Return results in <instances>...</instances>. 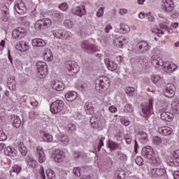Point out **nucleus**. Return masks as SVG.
Instances as JSON below:
<instances>
[{
  "label": "nucleus",
  "instance_id": "nucleus-1",
  "mask_svg": "<svg viewBox=\"0 0 179 179\" xmlns=\"http://www.w3.org/2000/svg\"><path fill=\"white\" fill-rule=\"evenodd\" d=\"M110 87V80L106 76H100L96 80L95 89L96 90H107Z\"/></svg>",
  "mask_w": 179,
  "mask_h": 179
},
{
  "label": "nucleus",
  "instance_id": "nucleus-2",
  "mask_svg": "<svg viewBox=\"0 0 179 179\" xmlns=\"http://www.w3.org/2000/svg\"><path fill=\"white\" fill-rule=\"evenodd\" d=\"M48 66L44 62H38L36 63V71H38V77L40 79H44L48 73Z\"/></svg>",
  "mask_w": 179,
  "mask_h": 179
},
{
  "label": "nucleus",
  "instance_id": "nucleus-3",
  "mask_svg": "<svg viewBox=\"0 0 179 179\" xmlns=\"http://www.w3.org/2000/svg\"><path fill=\"white\" fill-rule=\"evenodd\" d=\"M66 67L68 69V74L70 76L76 75L80 69V67L78 65L75 61H69L66 62Z\"/></svg>",
  "mask_w": 179,
  "mask_h": 179
},
{
  "label": "nucleus",
  "instance_id": "nucleus-4",
  "mask_svg": "<svg viewBox=\"0 0 179 179\" xmlns=\"http://www.w3.org/2000/svg\"><path fill=\"white\" fill-rule=\"evenodd\" d=\"M65 103L64 101L57 99L50 104V111L52 114H58L64 110Z\"/></svg>",
  "mask_w": 179,
  "mask_h": 179
},
{
  "label": "nucleus",
  "instance_id": "nucleus-5",
  "mask_svg": "<svg viewBox=\"0 0 179 179\" xmlns=\"http://www.w3.org/2000/svg\"><path fill=\"white\" fill-rule=\"evenodd\" d=\"M52 33L56 38H59L60 40H70L71 37H72V33L62 29L54 30Z\"/></svg>",
  "mask_w": 179,
  "mask_h": 179
},
{
  "label": "nucleus",
  "instance_id": "nucleus-6",
  "mask_svg": "<svg viewBox=\"0 0 179 179\" xmlns=\"http://www.w3.org/2000/svg\"><path fill=\"white\" fill-rule=\"evenodd\" d=\"M142 156L148 160H152V162L156 159V154L153 148L149 145L145 146L142 150Z\"/></svg>",
  "mask_w": 179,
  "mask_h": 179
},
{
  "label": "nucleus",
  "instance_id": "nucleus-7",
  "mask_svg": "<svg viewBox=\"0 0 179 179\" xmlns=\"http://www.w3.org/2000/svg\"><path fill=\"white\" fill-rule=\"evenodd\" d=\"M51 26V20L48 18H43V20H38L34 25L35 30L38 31L39 30H43L50 27Z\"/></svg>",
  "mask_w": 179,
  "mask_h": 179
},
{
  "label": "nucleus",
  "instance_id": "nucleus-8",
  "mask_svg": "<svg viewBox=\"0 0 179 179\" xmlns=\"http://www.w3.org/2000/svg\"><path fill=\"white\" fill-rule=\"evenodd\" d=\"M81 48L85 50L87 54H94L97 52L99 49L94 44L90 43L89 41H83L81 43Z\"/></svg>",
  "mask_w": 179,
  "mask_h": 179
},
{
  "label": "nucleus",
  "instance_id": "nucleus-9",
  "mask_svg": "<svg viewBox=\"0 0 179 179\" xmlns=\"http://www.w3.org/2000/svg\"><path fill=\"white\" fill-rule=\"evenodd\" d=\"M14 9L18 15H23L27 12V8H26V4L22 0H17L15 1Z\"/></svg>",
  "mask_w": 179,
  "mask_h": 179
},
{
  "label": "nucleus",
  "instance_id": "nucleus-10",
  "mask_svg": "<svg viewBox=\"0 0 179 179\" xmlns=\"http://www.w3.org/2000/svg\"><path fill=\"white\" fill-rule=\"evenodd\" d=\"M162 8L166 13H171L174 10V2L173 0H163Z\"/></svg>",
  "mask_w": 179,
  "mask_h": 179
},
{
  "label": "nucleus",
  "instance_id": "nucleus-11",
  "mask_svg": "<svg viewBox=\"0 0 179 179\" xmlns=\"http://www.w3.org/2000/svg\"><path fill=\"white\" fill-rule=\"evenodd\" d=\"M113 44L117 48H124L128 44V40L125 36H119L113 40Z\"/></svg>",
  "mask_w": 179,
  "mask_h": 179
},
{
  "label": "nucleus",
  "instance_id": "nucleus-12",
  "mask_svg": "<svg viewBox=\"0 0 179 179\" xmlns=\"http://www.w3.org/2000/svg\"><path fill=\"white\" fill-rule=\"evenodd\" d=\"M143 116L148 117L153 113V100L150 99L148 103L142 108Z\"/></svg>",
  "mask_w": 179,
  "mask_h": 179
},
{
  "label": "nucleus",
  "instance_id": "nucleus-13",
  "mask_svg": "<svg viewBox=\"0 0 179 179\" xmlns=\"http://www.w3.org/2000/svg\"><path fill=\"white\" fill-rule=\"evenodd\" d=\"M151 64L155 66V68H156V69H159V68H162V69H163V66H164L163 60H162V59L157 55L152 56Z\"/></svg>",
  "mask_w": 179,
  "mask_h": 179
},
{
  "label": "nucleus",
  "instance_id": "nucleus-14",
  "mask_svg": "<svg viewBox=\"0 0 179 179\" xmlns=\"http://www.w3.org/2000/svg\"><path fill=\"white\" fill-rule=\"evenodd\" d=\"M174 93H176V86L173 83H168L165 87V96L173 97Z\"/></svg>",
  "mask_w": 179,
  "mask_h": 179
},
{
  "label": "nucleus",
  "instance_id": "nucleus-15",
  "mask_svg": "<svg viewBox=\"0 0 179 179\" xmlns=\"http://www.w3.org/2000/svg\"><path fill=\"white\" fill-rule=\"evenodd\" d=\"M72 13L73 15H76L77 16L82 17L83 16H85V15H87V12L86 11L85 6H81L73 8Z\"/></svg>",
  "mask_w": 179,
  "mask_h": 179
},
{
  "label": "nucleus",
  "instance_id": "nucleus-16",
  "mask_svg": "<svg viewBox=\"0 0 179 179\" xmlns=\"http://www.w3.org/2000/svg\"><path fill=\"white\" fill-rule=\"evenodd\" d=\"M166 174V169L160 168H154L151 169V176L157 178V177H163Z\"/></svg>",
  "mask_w": 179,
  "mask_h": 179
},
{
  "label": "nucleus",
  "instance_id": "nucleus-17",
  "mask_svg": "<svg viewBox=\"0 0 179 179\" xmlns=\"http://www.w3.org/2000/svg\"><path fill=\"white\" fill-rule=\"evenodd\" d=\"M52 157L55 159V162L61 163L65 159V154L61 150H56L52 155Z\"/></svg>",
  "mask_w": 179,
  "mask_h": 179
},
{
  "label": "nucleus",
  "instance_id": "nucleus-18",
  "mask_svg": "<svg viewBox=\"0 0 179 179\" xmlns=\"http://www.w3.org/2000/svg\"><path fill=\"white\" fill-rule=\"evenodd\" d=\"M138 50L139 52L145 54V52H148L150 48H149V43L145 41H142L141 42L138 43Z\"/></svg>",
  "mask_w": 179,
  "mask_h": 179
},
{
  "label": "nucleus",
  "instance_id": "nucleus-19",
  "mask_svg": "<svg viewBox=\"0 0 179 179\" xmlns=\"http://www.w3.org/2000/svg\"><path fill=\"white\" fill-rule=\"evenodd\" d=\"M105 64L108 69H109V71H112V72H114V71H117L118 69V64L108 58L105 59Z\"/></svg>",
  "mask_w": 179,
  "mask_h": 179
},
{
  "label": "nucleus",
  "instance_id": "nucleus-20",
  "mask_svg": "<svg viewBox=\"0 0 179 179\" xmlns=\"http://www.w3.org/2000/svg\"><path fill=\"white\" fill-rule=\"evenodd\" d=\"M15 48L16 50H18V51H21V52L29 51V43L20 41L15 45Z\"/></svg>",
  "mask_w": 179,
  "mask_h": 179
},
{
  "label": "nucleus",
  "instance_id": "nucleus-21",
  "mask_svg": "<svg viewBox=\"0 0 179 179\" xmlns=\"http://www.w3.org/2000/svg\"><path fill=\"white\" fill-rule=\"evenodd\" d=\"M11 124L15 128H20L22 125V120L17 115H13L10 117Z\"/></svg>",
  "mask_w": 179,
  "mask_h": 179
},
{
  "label": "nucleus",
  "instance_id": "nucleus-22",
  "mask_svg": "<svg viewBox=\"0 0 179 179\" xmlns=\"http://www.w3.org/2000/svg\"><path fill=\"white\" fill-rule=\"evenodd\" d=\"M36 155L38 156V159L39 163H44V162H45V154H44L43 148H41V147L37 148Z\"/></svg>",
  "mask_w": 179,
  "mask_h": 179
},
{
  "label": "nucleus",
  "instance_id": "nucleus-23",
  "mask_svg": "<svg viewBox=\"0 0 179 179\" xmlns=\"http://www.w3.org/2000/svg\"><path fill=\"white\" fill-rule=\"evenodd\" d=\"M52 87L54 90H57V92H62L64 90V83L62 81L58 80H54L52 83Z\"/></svg>",
  "mask_w": 179,
  "mask_h": 179
},
{
  "label": "nucleus",
  "instance_id": "nucleus-24",
  "mask_svg": "<svg viewBox=\"0 0 179 179\" xmlns=\"http://www.w3.org/2000/svg\"><path fill=\"white\" fill-rule=\"evenodd\" d=\"M160 115L161 120L163 121H167L168 122H171V121L174 118V115H173L170 112L162 111Z\"/></svg>",
  "mask_w": 179,
  "mask_h": 179
},
{
  "label": "nucleus",
  "instance_id": "nucleus-25",
  "mask_svg": "<svg viewBox=\"0 0 179 179\" xmlns=\"http://www.w3.org/2000/svg\"><path fill=\"white\" fill-rule=\"evenodd\" d=\"M84 110L86 114L92 115V114L94 113V107L93 106V103L92 102H86L84 105Z\"/></svg>",
  "mask_w": 179,
  "mask_h": 179
},
{
  "label": "nucleus",
  "instance_id": "nucleus-26",
  "mask_svg": "<svg viewBox=\"0 0 179 179\" xmlns=\"http://www.w3.org/2000/svg\"><path fill=\"white\" fill-rule=\"evenodd\" d=\"M158 131L161 135H163L164 136H167L169 135H171L173 133V129L170 127H159L158 129Z\"/></svg>",
  "mask_w": 179,
  "mask_h": 179
},
{
  "label": "nucleus",
  "instance_id": "nucleus-27",
  "mask_svg": "<svg viewBox=\"0 0 179 179\" xmlns=\"http://www.w3.org/2000/svg\"><path fill=\"white\" fill-rule=\"evenodd\" d=\"M34 47H45L47 42L41 38H34L32 40Z\"/></svg>",
  "mask_w": 179,
  "mask_h": 179
},
{
  "label": "nucleus",
  "instance_id": "nucleus-28",
  "mask_svg": "<svg viewBox=\"0 0 179 179\" xmlns=\"http://www.w3.org/2000/svg\"><path fill=\"white\" fill-rule=\"evenodd\" d=\"M43 58L48 62H50V61H52L54 56H52V52L50 48H46L44 50Z\"/></svg>",
  "mask_w": 179,
  "mask_h": 179
},
{
  "label": "nucleus",
  "instance_id": "nucleus-29",
  "mask_svg": "<svg viewBox=\"0 0 179 179\" xmlns=\"http://www.w3.org/2000/svg\"><path fill=\"white\" fill-rule=\"evenodd\" d=\"M65 97L67 101H73L74 100H76V99H78V93L73 91L67 92L65 94Z\"/></svg>",
  "mask_w": 179,
  "mask_h": 179
},
{
  "label": "nucleus",
  "instance_id": "nucleus-30",
  "mask_svg": "<svg viewBox=\"0 0 179 179\" xmlns=\"http://www.w3.org/2000/svg\"><path fill=\"white\" fill-rule=\"evenodd\" d=\"M164 69H165V71H168V72H175V71H177V65H176L175 64H164L163 66Z\"/></svg>",
  "mask_w": 179,
  "mask_h": 179
},
{
  "label": "nucleus",
  "instance_id": "nucleus-31",
  "mask_svg": "<svg viewBox=\"0 0 179 179\" xmlns=\"http://www.w3.org/2000/svg\"><path fill=\"white\" fill-rule=\"evenodd\" d=\"M64 15L59 11L55 10L52 13V19L55 22H59V20H62Z\"/></svg>",
  "mask_w": 179,
  "mask_h": 179
},
{
  "label": "nucleus",
  "instance_id": "nucleus-32",
  "mask_svg": "<svg viewBox=\"0 0 179 179\" xmlns=\"http://www.w3.org/2000/svg\"><path fill=\"white\" fill-rule=\"evenodd\" d=\"M4 153L6 156H10L11 157H13V156H16L17 151H16L15 148H12V147H7L4 150Z\"/></svg>",
  "mask_w": 179,
  "mask_h": 179
},
{
  "label": "nucleus",
  "instance_id": "nucleus-33",
  "mask_svg": "<svg viewBox=\"0 0 179 179\" xmlns=\"http://www.w3.org/2000/svg\"><path fill=\"white\" fill-rule=\"evenodd\" d=\"M129 29V27H128V25H126L125 24H120V26L117 28V30L118 33H120V34H125V33H127Z\"/></svg>",
  "mask_w": 179,
  "mask_h": 179
},
{
  "label": "nucleus",
  "instance_id": "nucleus-34",
  "mask_svg": "<svg viewBox=\"0 0 179 179\" xmlns=\"http://www.w3.org/2000/svg\"><path fill=\"white\" fill-rule=\"evenodd\" d=\"M41 136L45 142H51L52 141V136L51 134H48V133L45 131L41 132Z\"/></svg>",
  "mask_w": 179,
  "mask_h": 179
},
{
  "label": "nucleus",
  "instance_id": "nucleus-35",
  "mask_svg": "<svg viewBox=\"0 0 179 179\" xmlns=\"http://www.w3.org/2000/svg\"><path fill=\"white\" fill-rule=\"evenodd\" d=\"M7 86L9 89H15L16 86V82L15 81V77H11L8 79Z\"/></svg>",
  "mask_w": 179,
  "mask_h": 179
},
{
  "label": "nucleus",
  "instance_id": "nucleus-36",
  "mask_svg": "<svg viewBox=\"0 0 179 179\" xmlns=\"http://www.w3.org/2000/svg\"><path fill=\"white\" fill-rule=\"evenodd\" d=\"M151 79L155 85H159L160 83H162V82H163V79L160 77V76H152Z\"/></svg>",
  "mask_w": 179,
  "mask_h": 179
},
{
  "label": "nucleus",
  "instance_id": "nucleus-37",
  "mask_svg": "<svg viewBox=\"0 0 179 179\" xmlns=\"http://www.w3.org/2000/svg\"><path fill=\"white\" fill-rule=\"evenodd\" d=\"M90 124L93 128H97L99 127V119L96 117H92Z\"/></svg>",
  "mask_w": 179,
  "mask_h": 179
},
{
  "label": "nucleus",
  "instance_id": "nucleus-38",
  "mask_svg": "<svg viewBox=\"0 0 179 179\" xmlns=\"http://www.w3.org/2000/svg\"><path fill=\"white\" fill-rule=\"evenodd\" d=\"M117 159L120 160V162H127L128 157L121 152H117Z\"/></svg>",
  "mask_w": 179,
  "mask_h": 179
},
{
  "label": "nucleus",
  "instance_id": "nucleus-39",
  "mask_svg": "<svg viewBox=\"0 0 179 179\" xmlns=\"http://www.w3.org/2000/svg\"><path fill=\"white\" fill-rule=\"evenodd\" d=\"M0 9L2 11L3 15H6V16L9 15V8H8V6L5 4H1Z\"/></svg>",
  "mask_w": 179,
  "mask_h": 179
},
{
  "label": "nucleus",
  "instance_id": "nucleus-40",
  "mask_svg": "<svg viewBox=\"0 0 179 179\" xmlns=\"http://www.w3.org/2000/svg\"><path fill=\"white\" fill-rule=\"evenodd\" d=\"M66 128L67 131L71 133H73L75 131H76V125H75L73 123H69Z\"/></svg>",
  "mask_w": 179,
  "mask_h": 179
},
{
  "label": "nucleus",
  "instance_id": "nucleus-41",
  "mask_svg": "<svg viewBox=\"0 0 179 179\" xmlns=\"http://www.w3.org/2000/svg\"><path fill=\"white\" fill-rule=\"evenodd\" d=\"M96 142L99 143L96 148H95V151L100 152L101 150V147L104 146V140L103 138H100L96 140Z\"/></svg>",
  "mask_w": 179,
  "mask_h": 179
},
{
  "label": "nucleus",
  "instance_id": "nucleus-42",
  "mask_svg": "<svg viewBox=\"0 0 179 179\" xmlns=\"http://www.w3.org/2000/svg\"><path fill=\"white\" fill-rule=\"evenodd\" d=\"M108 146V148H110V149H112L113 150H115V149L118 148V143L113 141H109Z\"/></svg>",
  "mask_w": 179,
  "mask_h": 179
},
{
  "label": "nucleus",
  "instance_id": "nucleus-43",
  "mask_svg": "<svg viewBox=\"0 0 179 179\" xmlns=\"http://www.w3.org/2000/svg\"><path fill=\"white\" fill-rule=\"evenodd\" d=\"M162 142H163V141L162 140V138L157 136H155L152 137V143H154V145H160Z\"/></svg>",
  "mask_w": 179,
  "mask_h": 179
},
{
  "label": "nucleus",
  "instance_id": "nucleus-44",
  "mask_svg": "<svg viewBox=\"0 0 179 179\" xmlns=\"http://www.w3.org/2000/svg\"><path fill=\"white\" fill-rule=\"evenodd\" d=\"M46 175L48 179H55V177H56L55 172H54L53 171H51V170L46 171Z\"/></svg>",
  "mask_w": 179,
  "mask_h": 179
},
{
  "label": "nucleus",
  "instance_id": "nucleus-45",
  "mask_svg": "<svg viewBox=\"0 0 179 179\" xmlns=\"http://www.w3.org/2000/svg\"><path fill=\"white\" fill-rule=\"evenodd\" d=\"M13 38H23L20 33H19L17 28L13 31Z\"/></svg>",
  "mask_w": 179,
  "mask_h": 179
},
{
  "label": "nucleus",
  "instance_id": "nucleus-46",
  "mask_svg": "<svg viewBox=\"0 0 179 179\" xmlns=\"http://www.w3.org/2000/svg\"><path fill=\"white\" fill-rule=\"evenodd\" d=\"M17 30L18 31V33H20V34L22 36V37H24L27 33L26 29L22 27H17Z\"/></svg>",
  "mask_w": 179,
  "mask_h": 179
},
{
  "label": "nucleus",
  "instance_id": "nucleus-47",
  "mask_svg": "<svg viewBox=\"0 0 179 179\" xmlns=\"http://www.w3.org/2000/svg\"><path fill=\"white\" fill-rule=\"evenodd\" d=\"M19 148L22 156H26V155H27V148H26V146L23 145H22V144H20V147Z\"/></svg>",
  "mask_w": 179,
  "mask_h": 179
},
{
  "label": "nucleus",
  "instance_id": "nucleus-48",
  "mask_svg": "<svg viewBox=\"0 0 179 179\" xmlns=\"http://www.w3.org/2000/svg\"><path fill=\"white\" fill-rule=\"evenodd\" d=\"M13 171L16 174H19L22 171V166L20 165H14L13 166Z\"/></svg>",
  "mask_w": 179,
  "mask_h": 179
},
{
  "label": "nucleus",
  "instance_id": "nucleus-49",
  "mask_svg": "<svg viewBox=\"0 0 179 179\" xmlns=\"http://www.w3.org/2000/svg\"><path fill=\"white\" fill-rule=\"evenodd\" d=\"M73 173L76 177H80L82 176V173H80V167H76L73 169Z\"/></svg>",
  "mask_w": 179,
  "mask_h": 179
},
{
  "label": "nucleus",
  "instance_id": "nucleus-50",
  "mask_svg": "<svg viewBox=\"0 0 179 179\" xmlns=\"http://www.w3.org/2000/svg\"><path fill=\"white\" fill-rule=\"evenodd\" d=\"M65 27H69V29H72L73 27V22L71 20H66L64 21Z\"/></svg>",
  "mask_w": 179,
  "mask_h": 179
},
{
  "label": "nucleus",
  "instance_id": "nucleus-51",
  "mask_svg": "<svg viewBox=\"0 0 179 179\" xmlns=\"http://www.w3.org/2000/svg\"><path fill=\"white\" fill-rule=\"evenodd\" d=\"M135 162L138 166H143V158L141 157H137L135 159Z\"/></svg>",
  "mask_w": 179,
  "mask_h": 179
},
{
  "label": "nucleus",
  "instance_id": "nucleus-52",
  "mask_svg": "<svg viewBox=\"0 0 179 179\" xmlns=\"http://www.w3.org/2000/svg\"><path fill=\"white\" fill-rule=\"evenodd\" d=\"M103 15H104V8L101 7L96 13V16L97 17H102Z\"/></svg>",
  "mask_w": 179,
  "mask_h": 179
},
{
  "label": "nucleus",
  "instance_id": "nucleus-53",
  "mask_svg": "<svg viewBox=\"0 0 179 179\" xmlns=\"http://www.w3.org/2000/svg\"><path fill=\"white\" fill-rule=\"evenodd\" d=\"M8 136L0 129V141H6Z\"/></svg>",
  "mask_w": 179,
  "mask_h": 179
},
{
  "label": "nucleus",
  "instance_id": "nucleus-54",
  "mask_svg": "<svg viewBox=\"0 0 179 179\" xmlns=\"http://www.w3.org/2000/svg\"><path fill=\"white\" fill-rule=\"evenodd\" d=\"M29 166H31V167H36V160L33 158H29L27 162Z\"/></svg>",
  "mask_w": 179,
  "mask_h": 179
},
{
  "label": "nucleus",
  "instance_id": "nucleus-55",
  "mask_svg": "<svg viewBox=\"0 0 179 179\" xmlns=\"http://www.w3.org/2000/svg\"><path fill=\"white\" fill-rule=\"evenodd\" d=\"M27 99H28V96L27 95H23L22 96H21L20 100L21 104L22 103L23 106H26V102L27 101Z\"/></svg>",
  "mask_w": 179,
  "mask_h": 179
},
{
  "label": "nucleus",
  "instance_id": "nucleus-56",
  "mask_svg": "<svg viewBox=\"0 0 179 179\" xmlns=\"http://www.w3.org/2000/svg\"><path fill=\"white\" fill-rule=\"evenodd\" d=\"M61 10H66L68 9V4L66 3H62L59 6Z\"/></svg>",
  "mask_w": 179,
  "mask_h": 179
},
{
  "label": "nucleus",
  "instance_id": "nucleus-57",
  "mask_svg": "<svg viewBox=\"0 0 179 179\" xmlns=\"http://www.w3.org/2000/svg\"><path fill=\"white\" fill-rule=\"evenodd\" d=\"M61 141L64 145H68V143L69 142V140L68 139L67 136H62Z\"/></svg>",
  "mask_w": 179,
  "mask_h": 179
},
{
  "label": "nucleus",
  "instance_id": "nucleus-58",
  "mask_svg": "<svg viewBox=\"0 0 179 179\" xmlns=\"http://www.w3.org/2000/svg\"><path fill=\"white\" fill-rule=\"evenodd\" d=\"M141 65V66H143V68H147L148 63V60L143 59L141 61H140Z\"/></svg>",
  "mask_w": 179,
  "mask_h": 179
},
{
  "label": "nucleus",
  "instance_id": "nucleus-59",
  "mask_svg": "<svg viewBox=\"0 0 179 179\" xmlns=\"http://www.w3.org/2000/svg\"><path fill=\"white\" fill-rule=\"evenodd\" d=\"M121 122L123 125H124L125 127H128V125H129V124H131V122H129V120H128L127 119L125 118H122L121 120Z\"/></svg>",
  "mask_w": 179,
  "mask_h": 179
},
{
  "label": "nucleus",
  "instance_id": "nucleus-60",
  "mask_svg": "<svg viewBox=\"0 0 179 179\" xmlns=\"http://www.w3.org/2000/svg\"><path fill=\"white\" fill-rule=\"evenodd\" d=\"M139 134L141 136V139H144V141H146L148 139V134L145 131H140Z\"/></svg>",
  "mask_w": 179,
  "mask_h": 179
},
{
  "label": "nucleus",
  "instance_id": "nucleus-61",
  "mask_svg": "<svg viewBox=\"0 0 179 179\" xmlns=\"http://www.w3.org/2000/svg\"><path fill=\"white\" fill-rule=\"evenodd\" d=\"M115 138L117 139V141H122L123 139V136H122V132L120 131L119 133H117L116 135H115Z\"/></svg>",
  "mask_w": 179,
  "mask_h": 179
},
{
  "label": "nucleus",
  "instance_id": "nucleus-62",
  "mask_svg": "<svg viewBox=\"0 0 179 179\" xmlns=\"http://www.w3.org/2000/svg\"><path fill=\"white\" fill-rule=\"evenodd\" d=\"M134 92H135V88H134V87H128L126 90V92L128 94H132V93H134Z\"/></svg>",
  "mask_w": 179,
  "mask_h": 179
},
{
  "label": "nucleus",
  "instance_id": "nucleus-63",
  "mask_svg": "<svg viewBox=\"0 0 179 179\" xmlns=\"http://www.w3.org/2000/svg\"><path fill=\"white\" fill-rule=\"evenodd\" d=\"M36 117H37L36 112L34 110L29 112V118H31V120H34V118H36Z\"/></svg>",
  "mask_w": 179,
  "mask_h": 179
},
{
  "label": "nucleus",
  "instance_id": "nucleus-64",
  "mask_svg": "<svg viewBox=\"0 0 179 179\" xmlns=\"http://www.w3.org/2000/svg\"><path fill=\"white\" fill-rule=\"evenodd\" d=\"M119 13L121 15V16H124V15H127V13H128V10L126 8H121Z\"/></svg>",
  "mask_w": 179,
  "mask_h": 179
}]
</instances>
